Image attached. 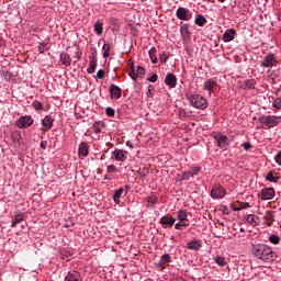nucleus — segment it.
<instances>
[{
  "label": "nucleus",
  "instance_id": "nucleus-25",
  "mask_svg": "<svg viewBox=\"0 0 281 281\" xmlns=\"http://www.w3.org/2000/svg\"><path fill=\"white\" fill-rule=\"evenodd\" d=\"M100 126H101L102 128H104V127L106 126V123H104V121H95V122L93 123L92 128H93L95 135L102 133V130L100 128Z\"/></svg>",
  "mask_w": 281,
  "mask_h": 281
},
{
  "label": "nucleus",
  "instance_id": "nucleus-22",
  "mask_svg": "<svg viewBox=\"0 0 281 281\" xmlns=\"http://www.w3.org/2000/svg\"><path fill=\"white\" fill-rule=\"evenodd\" d=\"M59 60L65 67H71V55H69V53H61Z\"/></svg>",
  "mask_w": 281,
  "mask_h": 281
},
{
  "label": "nucleus",
  "instance_id": "nucleus-42",
  "mask_svg": "<svg viewBox=\"0 0 281 281\" xmlns=\"http://www.w3.org/2000/svg\"><path fill=\"white\" fill-rule=\"evenodd\" d=\"M89 60L98 63V49H95L93 47L91 48V54L89 56Z\"/></svg>",
  "mask_w": 281,
  "mask_h": 281
},
{
  "label": "nucleus",
  "instance_id": "nucleus-27",
  "mask_svg": "<svg viewBox=\"0 0 281 281\" xmlns=\"http://www.w3.org/2000/svg\"><path fill=\"white\" fill-rule=\"evenodd\" d=\"M24 221H25V215L23 213H19L12 220L11 227H14L15 225H19L20 223H23Z\"/></svg>",
  "mask_w": 281,
  "mask_h": 281
},
{
  "label": "nucleus",
  "instance_id": "nucleus-28",
  "mask_svg": "<svg viewBox=\"0 0 281 281\" xmlns=\"http://www.w3.org/2000/svg\"><path fill=\"white\" fill-rule=\"evenodd\" d=\"M249 207L250 205L248 204V202H241L238 206H236L235 204H231V210H233V212H240V210H247Z\"/></svg>",
  "mask_w": 281,
  "mask_h": 281
},
{
  "label": "nucleus",
  "instance_id": "nucleus-50",
  "mask_svg": "<svg viewBox=\"0 0 281 281\" xmlns=\"http://www.w3.org/2000/svg\"><path fill=\"white\" fill-rule=\"evenodd\" d=\"M106 172H108L109 175H112V172H117V167H115V165H109V166L106 167Z\"/></svg>",
  "mask_w": 281,
  "mask_h": 281
},
{
  "label": "nucleus",
  "instance_id": "nucleus-52",
  "mask_svg": "<svg viewBox=\"0 0 281 281\" xmlns=\"http://www.w3.org/2000/svg\"><path fill=\"white\" fill-rule=\"evenodd\" d=\"M157 80H159V76H157V74H154L147 78L148 82H157Z\"/></svg>",
  "mask_w": 281,
  "mask_h": 281
},
{
  "label": "nucleus",
  "instance_id": "nucleus-2",
  "mask_svg": "<svg viewBox=\"0 0 281 281\" xmlns=\"http://www.w3.org/2000/svg\"><path fill=\"white\" fill-rule=\"evenodd\" d=\"M189 102L191 103V106H194V109H200V111H205L210 104L207 99L201 94H191L189 97Z\"/></svg>",
  "mask_w": 281,
  "mask_h": 281
},
{
  "label": "nucleus",
  "instance_id": "nucleus-46",
  "mask_svg": "<svg viewBox=\"0 0 281 281\" xmlns=\"http://www.w3.org/2000/svg\"><path fill=\"white\" fill-rule=\"evenodd\" d=\"M272 106H273V109H278L280 111L281 110V98H276L272 101Z\"/></svg>",
  "mask_w": 281,
  "mask_h": 281
},
{
  "label": "nucleus",
  "instance_id": "nucleus-61",
  "mask_svg": "<svg viewBox=\"0 0 281 281\" xmlns=\"http://www.w3.org/2000/svg\"><path fill=\"white\" fill-rule=\"evenodd\" d=\"M125 194H128V190H131V184H125Z\"/></svg>",
  "mask_w": 281,
  "mask_h": 281
},
{
  "label": "nucleus",
  "instance_id": "nucleus-29",
  "mask_svg": "<svg viewBox=\"0 0 281 281\" xmlns=\"http://www.w3.org/2000/svg\"><path fill=\"white\" fill-rule=\"evenodd\" d=\"M194 23L199 27H203L207 23V19H205V15H203V14H198L194 20Z\"/></svg>",
  "mask_w": 281,
  "mask_h": 281
},
{
  "label": "nucleus",
  "instance_id": "nucleus-11",
  "mask_svg": "<svg viewBox=\"0 0 281 281\" xmlns=\"http://www.w3.org/2000/svg\"><path fill=\"white\" fill-rule=\"evenodd\" d=\"M159 223L161 224V227H164V229H170L175 227V223H177V218L169 215H164L159 220Z\"/></svg>",
  "mask_w": 281,
  "mask_h": 281
},
{
  "label": "nucleus",
  "instance_id": "nucleus-53",
  "mask_svg": "<svg viewBox=\"0 0 281 281\" xmlns=\"http://www.w3.org/2000/svg\"><path fill=\"white\" fill-rule=\"evenodd\" d=\"M274 161L276 164H278V166H281V150H279L278 154L276 155Z\"/></svg>",
  "mask_w": 281,
  "mask_h": 281
},
{
  "label": "nucleus",
  "instance_id": "nucleus-12",
  "mask_svg": "<svg viewBox=\"0 0 281 281\" xmlns=\"http://www.w3.org/2000/svg\"><path fill=\"white\" fill-rule=\"evenodd\" d=\"M276 196V189L268 187L261 189V201H271Z\"/></svg>",
  "mask_w": 281,
  "mask_h": 281
},
{
  "label": "nucleus",
  "instance_id": "nucleus-44",
  "mask_svg": "<svg viewBox=\"0 0 281 281\" xmlns=\"http://www.w3.org/2000/svg\"><path fill=\"white\" fill-rule=\"evenodd\" d=\"M169 58L170 57H168V54L166 52L159 54V60L160 63H162V65H166Z\"/></svg>",
  "mask_w": 281,
  "mask_h": 281
},
{
  "label": "nucleus",
  "instance_id": "nucleus-37",
  "mask_svg": "<svg viewBox=\"0 0 281 281\" xmlns=\"http://www.w3.org/2000/svg\"><path fill=\"white\" fill-rule=\"evenodd\" d=\"M37 50L40 52V54H45V52H49V45L45 44V42H40Z\"/></svg>",
  "mask_w": 281,
  "mask_h": 281
},
{
  "label": "nucleus",
  "instance_id": "nucleus-57",
  "mask_svg": "<svg viewBox=\"0 0 281 281\" xmlns=\"http://www.w3.org/2000/svg\"><path fill=\"white\" fill-rule=\"evenodd\" d=\"M40 146L43 148V150L47 149V140H42Z\"/></svg>",
  "mask_w": 281,
  "mask_h": 281
},
{
  "label": "nucleus",
  "instance_id": "nucleus-8",
  "mask_svg": "<svg viewBox=\"0 0 281 281\" xmlns=\"http://www.w3.org/2000/svg\"><path fill=\"white\" fill-rule=\"evenodd\" d=\"M225 194H227V192L223 186L218 183L213 184L211 190V199H225Z\"/></svg>",
  "mask_w": 281,
  "mask_h": 281
},
{
  "label": "nucleus",
  "instance_id": "nucleus-14",
  "mask_svg": "<svg viewBox=\"0 0 281 281\" xmlns=\"http://www.w3.org/2000/svg\"><path fill=\"white\" fill-rule=\"evenodd\" d=\"M237 35L238 33L236 32L235 29H227L222 36V41L224 43H232V41H234V38H236Z\"/></svg>",
  "mask_w": 281,
  "mask_h": 281
},
{
  "label": "nucleus",
  "instance_id": "nucleus-10",
  "mask_svg": "<svg viewBox=\"0 0 281 281\" xmlns=\"http://www.w3.org/2000/svg\"><path fill=\"white\" fill-rule=\"evenodd\" d=\"M176 16L179 21H191L192 19V11L187 8L180 7L176 11Z\"/></svg>",
  "mask_w": 281,
  "mask_h": 281
},
{
  "label": "nucleus",
  "instance_id": "nucleus-54",
  "mask_svg": "<svg viewBox=\"0 0 281 281\" xmlns=\"http://www.w3.org/2000/svg\"><path fill=\"white\" fill-rule=\"evenodd\" d=\"M241 147L244 148V150H251V143L246 142L241 144Z\"/></svg>",
  "mask_w": 281,
  "mask_h": 281
},
{
  "label": "nucleus",
  "instance_id": "nucleus-19",
  "mask_svg": "<svg viewBox=\"0 0 281 281\" xmlns=\"http://www.w3.org/2000/svg\"><path fill=\"white\" fill-rule=\"evenodd\" d=\"M218 86V82H216V80L214 79H207L206 81H204V90L209 91V95H212V93H214V88H216Z\"/></svg>",
  "mask_w": 281,
  "mask_h": 281
},
{
  "label": "nucleus",
  "instance_id": "nucleus-56",
  "mask_svg": "<svg viewBox=\"0 0 281 281\" xmlns=\"http://www.w3.org/2000/svg\"><path fill=\"white\" fill-rule=\"evenodd\" d=\"M246 87H247V89H256V87L254 86V81H251V80L246 81Z\"/></svg>",
  "mask_w": 281,
  "mask_h": 281
},
{
  "label": "nucleus",
  "instance_id": "nucleus-30",
  "mask_svg": "<svg viewBox=\"0 0 281 281\" xmlns=\"http://www.w3.org/2000/svg\"><path fill=\"white\" fill-rule=\"evenodd\" d=\"M177 218L180 221V223H186L188 221V211L181 209L177 212Z\"/></svg>",
  "mask_w": 281,
  "mask_h": 281
},
{
  "label": "nucleus",
  "instance_id": "nucleus-47",
  "mask_svg": "<svg viewBox=\"0 0 281 281\" xmlns=\"http://www.w3.org/2000/svg\"><path fill=\"white\" fill-rule=\"evenodd\" d=\"M105 115H108V117H115V110L111 106H108L105 109Z\"/></svg>",
  "mask_w": 281,
  "mask_h": 281
},
{
  "label": "nucleus",
  "instance_id": "nucleus-18",
  "mask_svg": "<svg viewBox=\"0 0 281 281\" xmlns=\"http://www.w3.org/2000/svg\"><path fill=\"white\" fill-rule=\"evenodd\" d=\"M54 122L55 119L52 115H46L43 120H42V126L44 128V131H52L53 126H54Z\"/></svg>",
  "mask_w": 281,
  "mask_h": 281
},
{
  "label": "nucleus",
  "instance_id": "nucleus-43",
  "mask_svg": "<svg viewBox=\"0 0 281 281\" xmlns=\"http://www.w3.org/2000/svg\"><path fill=\"white\" fill-rule=\"evenodd\" d=\"M192 179V173L190 171H184L181 173V179H178L177 181H190Z\"/></svg>",
  "mask_w": 281,
  "mask_h": 281
},
{
  "label": "nucleus",
  "instance_id": "nucleus-21",
  "mask_svg": "<svg viewBox=\"0 0 281 281\" xmlns=\"http://www.w3.org/2000/svg\"><path fill=\"white\" fill-rule=\"evenodd\" d=\"M112 157H114L115 161H121V164H124V161L127 159L126 155L124 154V150L122 149L113 150Z\"/></svg>",
  "mask_w": 281,
  "mask_h": 281
},
{
  "label": "nucleus",
  "instance_id": "nucleus-39",
  "mask_svg": "<svg viewBox=\"0 0 281 281\" xmlns=\"http://www.w3.org/2000/svg\"><path fill=\"white\" fill-rule=\"evenodd\" d=\"M266 181H270L271 183H278L280 181V177L273 176L272 171H269V173L266 176Z\"/></svg>",
  "mask_w": 281,
  "mask_h": 281
},
{
  "label": "nucleus",
  "instance_id": "nucleus-63",
  "mask_svg": "<svg viewBox=\"0 0 281 281\" xmlns=\"http://www.w3.org/2000/svg\"><path fill=\"white\" fill-rule=\"evenodd\" d=\"M182 223V227H188L190 224L186 223V222H181Z\"/></svg>",
  "mask_w": 281,
  "mask_h": 281
},
{
  "label": "nucleus",
  "instance_id": "nucleus-55",
  "mask_svg": "<svg viewBox=\"0 0 281 281\" xmlns=\"http://www.w3.org/2000/svg\"><path fill=\"white\" fill-rule=\"evenodd\" d=\"M269 76L270 78H272V80H276V78H280V75H278L277 70H272Z\"/></svg>",
  "mask_w": 281,
  "mask_h": 281
},
{
  "label": "nucleus",
  "instance_id": "nucleus-13",
  "mask_svg": "<svg viewBox=\"0 0 281 281\" xmlns=\"http://www.w3.org/2000/svg\"><path fill=\"white\" fill-rule=\"evenodd\" d=\"M109 93H110L111 100H120V98H122V88L112 83L110 85Z\"/></svg>",
  "mask_w": 281,
  "mask_h": 281
},
{
  "label": "nucleus",
  "instance_id": "nucleus-17",
  "mask_svg": "<svg viewBox=\"0 0 281 281\" xmlns=\"http://www.w3.org/2000/svg\"><path fill=\"white\" fill-rule=\"evenodd\" d=\"M203 247V243L200 239H193L187 243V249L190 251H200Z\"/></svg>",
  "mask_w": 281,
  "mask_h": 281
},
{
  "label": "nucleus",
  "instance_id": "nucleus-16",
  "mask_svg": "<svg viewBox=\"0 0 281 281\" xmlns=\"http://www.w3.org/2000/svg\"><path fill=\"white\" fill-rule=\"evenodd\" d=\"M64 281H82V274L77 270H70L65 276Z\"/></svg>",
  "mask_w": 281,
  "mask_h": 281
},
{
  "label": "nucleus",
  "instance_id": "nucleus-38",
  "mask_svg": "<svg viewBox=\"0 0 281 281\" xmlns=\"http://www.w3.org/2000/svg\"><path fill=\"white\" fill-rule=\"evenodd\" d=\"M102 52L103 58H109V56H111V44H103Z\"/></svg>",
  "mask_w": 281,
  "mask_h": 281
},
{
  "label": "nucleus",
  "instance_id": "nucleus-60",
  "mask_svg": "<svg viewBox=\"0 0 281 281\" xmlns=\"http://www.w3.org/2000/svg\"><path fill=\"white\" fill-rule=\"evenodd\" d=\"M64 227H74V223L70 221V222H66Z\"/></svg>",
  "mask_w": 281,
  "mask_h": 281
},
{
  "label": "nucleus",
  "instance_id": "nucleus-3",
  "mask_svg": "<svg viewBox=\"0 0 281 281\" xmlns=\"http://www.w3.org/2000/svg\"><path fill=\"white\" fill-rule=\"evenodd\" d=\"M259 122L260 124H263V126H268V128H276V126L281 122V116L262 115L259 117Z\"/></svg>",
  "mask_w": 281,
  "mask_h": 281
},
{
  "label": "nucleus",
  "instance_id": "nucleus-9",
  "mask_svg": "<svg viewBox=\"0 0 281 281\" xmlns=\"http://www.w3.org/2000/svg\"><path fill=\"white\" fill-rule=\"evenodd\" d=\"M170 262H172V256H170V254H164L155 266L159 271H164L166 267H170Z\"/></svg>",
  "mask_w": 281,
  "mask_h": 281
},
{
  "label": "nucleus",
  "instance_id": "nucleus-40",
  "mask_svg": "<svg viewBox=\"0 0 281 281\" xmlns=\"http://www.w3.org/2000/svg\"><path fill=\"white\" fill-rule=\"evenodd\" d=\"M98 68V61H89V67L87 68V74H95Z\"/></svg>",
  "mask_w": 281,
  "mask_h": 281
},
{
  "label": "nucleus",
  "instance_id": "nucleus-24",
  "mask_svg": "<svg viewBox=\"0 0 281 281\" xmlns=\"http://www.w3.org/2000/svg\"><path fill=\"white\" fill-rule=\"evenodd\" d=\"M122 194H124V188H119L117 190L114 191L113 201L114 203H116V205H120V199H122Z\"/></svg>",
  "mask_w": 281,
  "mask_h": 281
},
{
  "label": "nucleus",
  "instance_id": "nucleus-41",
  "mask_svg": "<svg viewBox=\"0 0 281 281\" xmlns=\"http://www.w3.org/2000/svg\"><path fill=\"white\" fill-rule=\"evenodd\" d=\"M214 262H216V265H218V267H225V265H227V261H225V257H223V256H216L214 258Z\"/></svg>",
  "mask_w": 281,
  "mask_h": 281
},
{
  "label": "nucleus",
  "instance_id": "nucleus-23",
  "mask_svg": "<svg viewBox=\"0 0 281 281\" xmlns=\"http://www.w3.org/2000/svg\"><path fill=\"white\" fill-rule=\"evenodd\" d=\"M180 34L183 38H189L190 36V24L188 23H180Z\"/></svg>",
  "mask_w": 281,
  "mask_h": 281
},
{
  "label": "nucleus",
  "instance_id": "nucleus-36",
  "mask_svg": "<svg viewBox=\"0 0 281 281\" xmlns=\"http://www.w3.org/2000/svg\"><path fill=\"white\" fill-rule=\"evenodd\" d=\"M159 203V199L156 198L155 194H151L147 198V205H150L153 207L154 205H157Z\"/></svg>",
  "mask_w": 281,
  "mask_h": 281
},
{
  "label": "nucleus",
  "instance_id": "nucleus-49",
  "mask_svg": "<svg viewBox=\"0 0 281 281\" xmlns=\"http://www.w3.org/2000/svg\"><path fill=\"white\" fill-rule=\"evenodd\" d=\"M154 91H155V86L149 85L148 88H147V92H146L147 98H153V92Z\"/></svg>",
  "mask_w": 281,
  "mask_h": 281
},
{
  "label": "nucleus",
  "instance_id": "nucleus-31",
  "mask_svg": "<svg viewBox=\"0 0 281 281\" xmlns=\"http://www.w3.org/2000/svg\"><path fill=\"white\" fill-rule=\"evenodd\" d=\"M138 175H139V179L142 181L146 180V177H148V175H150V169L147 167H143L138 169Z\"/></svg>",
  "mask_w": 281,
  "mask_h": 281
},
{
  "label": "nucleus",
  "instance_id": "nucleus-6",
  "mask_svg": "<svg viewBox=\"0 0 281 281\" xmlns=\"http://www.w3.org/2000/svg\"><path fill=\"white\" fill-rule=\"evenodd\" d=\"M130 69L131 71L128 72V76L134 81L137 80V78H144V76H146V69L142 66H137L135 71V64L133 61L130 65Z\"/></svg>",
  "mask_w": 281,
  "mask_h": 281
},
{
  "label": "nucleus",
  "instance_id": "nucleus-5",
  "mask_svg": "<svg viewBox=\"0 0 281 281\" xmlns=\"http://www.w3.org/2000/svg\"><path fill=\"white\" fill-rule=\"evenodd\" d=\"M276 65H278V58L273 53H268L261 60V67L263 69H271L272 67H276Z\"/></svg>",
  "mask_w": 281,
  "mask_h": 281
},
{
  "label": "nucleus",
  "instance_id": "nucleus-58",
  "mask_svg": "<svg viewBox=\"0 0 281 281\" xmlns=\"http://www.w3.org/2000/svg\"><path fill=\"white\" fill-rule=\"evenodd\" d=\"M75 56H76L77 60H80V59L82 58V52L77 50V52L75 53Z\"/></svg>",
  "mask_w": 281,
  "mask_h": 281
},
{
  "label": "nucleus",
  "instance_id": "nucleus-26",
  "mask_svg": "<svg viewBox=\"0 0 281 281\" xmlns=\"http://www.w3.org/2000/svg\"><path fill=\"white\" fill-rule=\"evenodd\" d=\"M247 223L256 227L260 223V217L258 215L249 214L246 218Z\"/></svg>",
  "mask_w": 281,
  "mask_h": 281
},
{
  "label": "nucleus",
  "instance_id": "nucleus-20",
  "mask_svg": "<svg viewBox=\"0 0 281 281\" xmlns=\"http://www.w3.org/2000/svg\"><path fill=\"white\" fill-rule=\"evenodd\" d=\"M89 148H90L89 143L81 142L78 148L79 157H89Z\"/></svg>",
  "mask_w": 281,
  "mask_h": 281
},
{
  "label": "nucleus",
  "instance_id": "nucleus-34",
  "mask_svg": "<svg viewBox=\"0 0 281 281\" xmlns=\"http://www.w3.org/2000/svg\"><path fill=\"white\" fill-rule=\"evenodd\" d=\"M11 139L13 144H21V139H23V136L21 135V132H13L11 134Z\"/></svg>",
  "mask_w": 281,
  "mask_h": 281
},
{
  "label": "nucleus",
  "instance_id": "nucleus-64",
  "mask_svg": "<svg viewBox=\"0 0 281 281\" xmlns=\"http://www.w3.org/2000/svg\"><path fill=\"white\" fill-rule=\"evenodd\" d=\"M177 179H181V173H177Z\"/></svg>",
  "mask_w": 281,
  "mask_h": 281
},
{
  "label": "nucleus",
  "instance_id": "nucleus-33",
  "mask_svg": "<svg viewBox=\"0 0 281 281\" xmlns=\"http://www.w3.org/2000/svg\"><path fill=\"white\" fill-rule=\"evenodd\" d=\"M94 32L98 34V36H100L102 32H104V23L97 21L94 23Z\"/></svg>",
  "mask_w": 281,
  "mask_h": 281
},
{
  "label": "nucleus",
  "instance_id": "nucleus-4",
  "mask_svg": "<svg viewBox=\"0 0 281 281\" xmlns=\"http://www.w3.org/2000/svg\"><path fill=\"white\" fill-rule=\"evenodd\" d=\"M213 139L222 150H226L227 146H229V137L221 132L214 133Z\"/></svg>",
  "mask_w": 281,
  "mask_h": 281
},
{
  "label": "nucleus",
  "instance_id": "nucleus-1",
  "mask_svg": "<svg viewBox=\"0 0 281 281\" xmlns=\"http://www.w3.org/2000/svg\"><path fill=\"white\" fill-rule=\"evenodd\" d=\"M252 255L257 257L258 260H262V262H273V260L278 258L273 249L265 244L252 245Z\"/></svg>",
  "mask_w": 281,
  "mask_h": 281
},
{
  "label": "nucleus",
  "instance_id": "nucleus-45",
  "mask_svg": "<svg viewBox=\"0 0 281 281\" xmlns=\"http://www.w3.org/2000/svg\"><path fill=\"white\" fill-rule=\"evenodd\" d=\"M269 240L272 245H280V236L278 235H271Z\"/></svg>",
  "mask_w": 281,
  "mask_h": 281
},
{
  "label": "nucleus",
  "instance_id": "nucleus-7",
  "mask_svg": "<svg viewBox=\"0 0 281 281\" xmlns=\"http://www.w3.org/2000/svg\"><path fill=\"white\" fill-rule=\"evenodd\" d=\"M34 124V119L30 115H23L20 116L16 121H15V126L18 128H30V126H32Z\"/></svg>",
  "mask_w": 281,
  "mask_h": 281
},
{
  "label": "nucleus",
  "instance_id": "nucleus-48",
  "mask_svg": "<svg viewBox=\"0 0 281 281\" xmlns=\"http://www.w3.org/2000/svg\"><path fill=\"white\" fill-rule=\"evenodd\" d=\"M33 109H35V111H43V103L41 101H35L33 103Z\"/></svg>",
  "mask_w": 281,
  "mask_h": 281
},
{
  "label": "nucleus",
  "instance_id": "nucleus-35",
  "mask_svg": "<svg viewBox=\"0 0 281 281\" xmlns=\"http://www.w3.org/2000/svg\"><path fill=\"white\" fill-rule=\"evenodd\" d=\"M201 170H203L202 166H192L190 167L189 172L191 173V177H196Z\"/></svg>",
  "mask_w": 281,
  "mask_h": 281
},
{
  "label": "nucleus",
  "instance_id": "nucleus-32",
  "mask_svg": "<svg viewBox=\"0 0 281 281\" xmlns=\"http://www.w3.org/2000/svg\"><path fill=\"white\" fill-rule=\"evenodd\" d=\"M149 54V58L150 61L153 63V65H157V48L156 47H151L148 52Z\"/></svg>",
  "mask_w": 281,
  "mask_h": 281
},
{
  "label": "nucleus",
  "instance_id": "nucleus-62",
  "mask_svg": "<svg viewBox=\"0 0 281 281\" xmlns=\"http://www.w3.org/2000/svg\"><path fill=\"white\" fill-rule=\"evenodd\" d=\"M126 146H128L130 148H133V144H131V142H126Z\"/></svg>",
  "mask_w": 281,
  "mask_h": 281
},
{
  "label": "nucleus",
  "instance_id": "nucleus-59",
  "mask_svg": "<svg viewBox=\"0 0 281 281\" xmlns=\"http://www.w3.org/2000/svg\"><path fill=\"white\" fill-rule=\"evenodd\" d=\"M183 224L181 222L175 224V229H183Z\"/></svg>",
  "mask_w": 281,
  "mask_h": 281
},
{
  "label": "nucleus",
  "instance_id": "nucleus-51",
  "mask_svg": "<svg viewBox=\"0 0 281 281\" xmlns=\"http://www.w3.org/2000/svg\"><path fill=\"white\" fill-rule=\"evenodd\" d=\"M106 75V72L104 71V69H99L97 72V78L99 80H104V76Z\"/></svg>",
  "mask_w": 281,
  "mask_h": 281
},
{
  "label": "nucleus",
  "instance_id": "nucleus-15",
  "mask_svg": "<svg viewBox=\"0 0 281 281\" xmlns=\"http://www.w3.org/2000/svg\"><path fill=\"white\" fill-rule=\"evenodd\" d=\"M165 85L169 89H176L177 88V76L172 72H168L165 77Z\"/></svg>",
  "mask_w": 281,
  "mask_h": 281
}]
</instances>
